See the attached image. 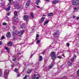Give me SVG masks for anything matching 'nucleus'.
<instances>
[{"mask_svg":"<svg viewBox=\"0 0 79 79\" xmlns=\"http://www.w3.org/2000/svg\"><path fill=\"white\" fill-rule=\"evenodd\" d=\"M24 32V30L21 31L20 32L19 31V30H17L15 31L13 33V37L17 36V34H18L19 36H20L21 35H23Z\"/></svg>","mask_w":79,"mask_h":79,"instance_id":"1","label":"nucleus"},{"mask_svg":"<svg viewBox=\"0 0 79 79\" xmlns=\"http://www.w3.org/2000/svg\"><path fill=\"white\" fill-rule=\"evenodd\" d=\"M9 1H10V2L7 5V6H8V8H7L6 9V11H10V8H11L10 5H12L13 3V0H9Z\"/></svg>","mask_w":79,"mask_h":79,"instance_id":"2","label":"nucleus"},{"mask_svg":"<svg viewBox=\"0 0 79 79\" xmlns=\"http://www.w3.org/2000/svg\"><path fill=\"white\" fill-rule=\"evenodd\" d=\"M9 70L7 69H6L4 71V77L5 78H7L8 77V76L9 74Z\"/></svg>","mask_w":79,"mask_h":79,"instance_id":"3","label":"nucleus"},{"mask_svg":"<svg viewBox=\"0 0 79 79\" xmlns=\"http://www.w3.org/2000/svg\"><path fill=\"white\" fill-rule=\"evenodd\" d=\"M51 55L52 56V58L53 60H54L55 59L56 55H55V52H52L51 54Z\"/></svg>","mask_w":79,"mask_h":79,"instance_id":"4","label":"nucleus"},{"mask_svg":"<svg viewBox=\"0 0 79 79\" xmlns=\"http://www.w3.org/2000/svg\"><path fill=\"white\" fill-rule=\"evenodd\" d=\"M73 5H77L79 3V1L78 0H73Z\"/></svg>","mask_w":79,"mask_h":79,"instance_id":"5","label":"nucleus"},{"mask_svg":"<svg viewBox=\"0 0 79 79\" xmlns=\"http://www.w3.org/2000/svg\"><path fill=\"white\" fill-rule=\"evenodd\" d=\"M30 3H31V0H29L25 5V7L26 8H27L30 5Z\"/></svg>","mask_w":79,"mask_h":79,"instance_id":"6","label":"nucleus"},{"mask_svg":"<svg viewBox=\"0 0 79 79\" xmlns=\"http://www.w3.org/2000/svg\"><path fill=\"white\" fill-rule=\"evenodd\" d=\"M59 35V31H57L54 34V37H57Z\"/></svg>","mask_w":79,"mask_h":79,"instance_id":"7","label":"nucleus"},{"mask_svg":"<svg viewBox=\"0 0 79 79\" xmlns=\"http://www.w3.org/2000/svg\"><path fill=\"white\" fill-rule=\"evenodd\" d=\"M45 17H42L41 19V20H40V23H43V21H44V19H45Z\"/></svg>","mask_w":79,"mask_h":79,"instance_id":"8","label":"nucleus"},{"mask_svg":"<svg viewBox=\"0 0 79 79\" xmlns=\"http://www.w3.org/2000/svg\"><path fill=\"white\" fill-rule=\"evenodd\" d=\"M23 19L25 21H27L28 19V16L27 15H25L23 17Z\"/></svg>","mask_w":79,"mask_h":79,"instance_id":"9","label":"nucleus"},{"mask_svg":"<svg viewBox=\"0 0 79 79\" xmlns=\"http://www.w3.org/2000/svg\"><path fill=\"white\" fill-rule=\"evenodd\" d=\"M59 2V1L57 0H54L53 1L52 3L53 4H56V3H57Z\"/></svg>","mask_w":79,"mask_h":79,"instance_id":"10","label":"nucleus"},{"mask_svg":"<svg viewBox=\"0 0 79 79\" xmlns=\"http://www.w3.org/2000/svg\"><path fill=\"white\" fill-rule=\"evenodd\" d=\"M17 15L18 13L17 12V11H15L14 12V19H15V18H16L15 17H17Z\"/></svg>","mask_w":79,"mask_h":79,"instance_id":"11","label":"nucleus"},{"mask_svg":"<svg viewBox=\"0 0 79 79\" xmlns=\"http://www.w3.org/2000/svg\"><path fill=\"white\" fill-rule=\"evenodd\" d=\"M15 17H14V19L15 20V21H14L13 22V23L14 24H15V23H16V20H17V19H18V18H16V17H15Z\"/></svg>","mask_w":79,"mask_h":79,"instance_id":"12","label":"nucleus"},{"mask_svg":"<svg viewBox=\"0 0 79 79\" xmlns=\"http://www.w3.org/2000/svg\"><path fill=\"white\" fill-rule=\"evenodd\" d=\"M6 37H10V36H11V34H10V32H9L7 35H6Z\"/></svg>","mask_w":79,"mask_h":79,"instance_id":"13","label":"nucleus"},{"mask_svg":"<svg viewBox=\"0 0 79 79\" xmlns=\"http://www.w3.org/2000/svg\"><path fill=\"white\" fill-rule=\"evenodd\" d=\"M42 60V56H39V61H41Z\"/></svg>","mask_w":79,"mask_h":79,"instance_id":"14","label":"nucleus"},{"mask_svg":"<svg viewBox=\"0 0 79 79\" xmlns=\"http://www.w3.org/2000/svg\"><path fill=\"white\" fill-rule=\"evenodd\" d=\"M39 34H37L36 36L35 40H37L39 39Z\"/></svg>","mask_w":79,"mask_h":79,"instance_id":"15","label":"nucleus"},{"mask_svg":"<svg viewBox=\"0 0 79 79\" xmlns=\"http://www.w3.org/2000/svg\"><path fill=\"white\" fill-rule=\"evenodd\" d=\"M68 64L69 66H72V63L69 61L68 62Z\"/></svg>","mask_w":79,"mask_h":79,"instance_id":"16","label":"nucleus"},{"mask_svg":"<svg viewBox=\"0 0 79 79\" xmlns=\"http://www.w3.org/2000/svg\"><path fill=\"white\" fill-rule=\"evenodd\" d=\"M76 58V56H75L73 58H71L70 59V61H73Z\"/></svg>","mask_w":79,"mask_h":79,"instance_id":"17","label":"nucleus"},{"mask_svg":"<svg viewBox=\"0 0 79 79\" xmlns=\"http://www.w3.org/2000/svg\"><path fill=\"white\" fill-rule=\"evenodd\" d=\"M21 28L22 29H25L26 28V26L24 25H22L21 26Z\"/></svg>","mask_w":79,"mask_h":79,"instance_id":"18","label":"nucleus"},{"mask_svg":"<svg viewBox=\"0 0 79 79\" xmlns=\"http://www.w3.org/2000/svg\"><path fill=\"white\" fill-rule=\"evenodd\" d=\"M40 2V0H38L36 1V2H35V3H36V5H39L38 3Z\"/></svg>","mask_w":79,"mask_h":79,"instance_id":"19","label":"nucleus"},{"mask_svg":"<svg viewBox=\"0 0 79 79\" xmlns=\"http://www.w3.org/2000/svg\"><path fill=\"white\" fill-rule=\"evenodd\" d=\"M7 45L8 46H11V45H12V43L11 42H9Z\"/></svg>","mask_w":79,"mask_h":79,"instance_id":"20","label":"nucleus"},{"mask_svg":"<svg viewBox=\"0 0 79 79\" xmlns=\"http://www.w3.org/2000/svg\"><path fill=\"white\" fill-rule=\"evenodd\" d=\"M31 69H28L27 71V73L28 74H29V73H31Z\"/></svg>","mask_w":79,"mask_h":79,"instance_id":"21","label":"nucleus"},{"mask_svg":"<svg viewBox=\"0 0 79 79\" xmlns=\"http://www.w3.org/2000/svg\"><path fill=\"white\" fill-rule=\"evenodd\" d=\"M49 22V21H46L44 23V25L45 26L46 24H47V23H48Z\"/></svg>","mask_w":79,"mask_h":79,"instance_id":"22","label":"nucleus"},{"mask_svg":"<svg viewBox=\"0 0 79 79\" xmlns=\"http://www.w3.org/2000/svg\"><path fill=\"white\" fill-rule=\"evenodd\" d=\"M53 13H50L48 14V17H49V16H52V15H53Z\"/></svg>","mask_w":79,"mask_h":79,"instance_id":"23","label":"nucleus"},{"mask_svg":"<svg viewBox=\"0 0 79 79\" xmlns=\"http://www.w3.org/2000/svg\"><path fill=\"white\" fill-rule=\"evenodd\" d=\"M78 10V8L75 7L74 9V11H77V10Z\"/></svg>","mask_w":79,"mask_h":79,"instance_id":"24","label":"nucleus"},{"mask_svg":"<svg viewBox=\"0 0 79 79\" xmlns=\"http://www.w3.org/2000/svg\"><path fill=\"white\" fill-rule=\"evenodd\" d=\"M31 17L32 18H34V14L33 13H31Z\"/></svg>","mask_w":79,"mask_h":79,"instance_id":"25","label":"nucleus"},{"mask_svg":"<svg viewBox=\"0 0 79 79\" xmlns=\"http://www.w3.org/2000/svg\"><path fill=\"white\" fill-rule=\"evenodd\" d=\"M2 71L1 69H0V76H2Z\"/></svg>","mask_w":79,"mask_h":79,"instance_id":"26","label":"nucleus"},{"mask_svg":"<svg viewBox=\"0 0 79 79\" xmlns=\"http://www.w3.org/2000/svg\"><path fill=\"white\" fill-rule=\"evenodd\" d=\"M27 77H28V75H26L25 76V77H24L23 79H27Z\"/></svg>","mask_w":79,"mask_h":79,"instance_id":"27","label":"nucleus"},{"mask_svg":"<svg viewBox=\"0 0 79 79\" xmlns=\"http://www.w3.org/2000/svg\"><path fill=\"white\" fill-rule=\"evenodd\" d=\"M2 25H7V23H2Z\"/></svg>","mask_w":79,"mask_h":79,"instance_id":"28","label":"nucleus"},{"mask_svg":"<svg viewBox=\"0 0 79 79\" xmlns=\"http://www.w3.org/2000/svg\"><path fill=\"white\" fill-rule=\"evenodd\" d=\"M7 15L8 16H10V15H11V12H9L7 14Z\"/></svg>","mask_w":79,"mask_h":79,"instance_id":"29","label":"nucleus"},{"mask_svg":"<svg viewBox=\"0 0 79 79\" xmlns=\"http://www.w3.org/2000/svg\"><path fill=\"white\" fill-rule=\"evenodd\" d=\"M53 67V65H51L49 66V68H50V69H52V68Z\"/></svg>","mask_w":79,"mask_h":79,"instance_id":"30","label":"nucleus"},{"mask_svg":"<svg viewBox=\"0 0 79 79\" xmlns=\"http://www.w3.org/2000/svg\"><path fill=\"white\" fill-rule=\"evenodd\" d=\"M18 69H15V71L16 73V72H17V71H18Z\"/></svg>","mask_w":79,"mask_h":79,"instance_id":"31","label":"nucleus"},{"mask_svg":"<svg viewBox=\"0 0 79 79\" xmlns=\"http://www.w3.org/2000/svg\"><path fill=\"white\" fill-rule=\"evenodd\" d=\"M40 42V40H38L36 41V44H39Z\"/></svg>","mask_w":79,"mask_h":79,"instance_id":"32","label":"nucleus"},{"mask_svg":"<svg viewBox=\"0 0 79 79\" xmlns=\"http://www.w3.org/2000/svg\"><path fill=\"white\" fill-rule=\"evenodd\" d=\"M5 50H6L8 51V48H7L6 47H5Z\"/></svg>","mask_w":79,"mask_h":79,"instance_id":"33","label":"nucleus"},{"mask_svg":"<svg viewBox=\"0 0 79 79\" xmlns=\"http://www.w3.org/2000/svg\"><path fill=\"white\" fill-rule=\"evenodd\" d=\"M12 29H13L14 30H15V29H16V27H15V26H14L13 27Z\"/></svg>","mask_w":79,"mask_h":79,"instance_id":"34","label":"nucleus"},{"mask_svg":"<svg viewBox=\"0 0 79 79\" xmlns=\"http://www.w3.org/2000/svg\"><path fill=\"white\" fill-rule=\"evenodd\" d=\"M57 58H60V59H61V58H62V57L61 56H58L57 57Z\"/></svg>","mask_w":79,"mask_h":79,"instance_id":"35","label":"nucleus"},{"mask_svg":"<svg viewBox=\"0 0 79 79\" xmlns=\"http://www.w3.org/2000/svg\"><path fill=\"white\" fill-rule=\"evenodd\" d=\"M36 7H37V8H39V9H40V7L39 6H36Z\"/></svg>","mask_w":79,"mask_h":79,"instance_id":"36","label":"nucleus"},{"mask_svg":"<svg viewBox=\"0 0 79 79\" xmlns=\"http://www.w3.org/2000/svg\"><path fill=\"white\" fill-rule=\"evenodd\" d=\"M16 58L14 59L13 60V61H16Z\"/></svg>","mask_w":79,"mask_h":79,"instance_id":"37","label":"nucleus"},{"mask_svg":"<svg viewBox=\"0 0 79 79\" xmlns=\"http://www.w3.org/2000/svg\"><path fill=\"white\" fill-rule=\"evenodd\" d=\"M1 38L2 39H5V36H2L1 37Z\"/></svg>","mask_w":79,"mask_h":79,"instance_id":"38","label":"nucleus"},{"mask_svg":"<svg viewBox=\"0 0 79 79\" xmlns=\"http://www.w3.org/2000/svg\"><path fill=\"white\" fill-rule=\"evenodd\" d=\"M67 46L68 47H69V43H68L67 44Z\"/></svg>","mask_w":79,"mask_h":79,"instance_id":"39","label":"nucleus"},{"mask_svg":"<svg viewBox=\"0 0 79 79\" xmlns=\"http://www.w3.org/2000/svg\"><path fill=\"white\" fill-rule=\"evenodd\" d=\"M2 45V41H0V45Z\"/></svg>","mask_w":79,"mask_h":79,"instance_id":"40","label":"nucleus"},{"mask_svg":"<svg viewBox=\"0 0 79 79\" xmlns=\"http://www.w3.org/2000/svg\"><path fill=\"white\" fill-rule=\"evenodd\" d=\"M79 19V17H76V19H77V20H78V19Z\"/></svg>","mask_w":79,"mask_h":79,"instance_id":"41","label":"nucleus"},{"mask_svg":"<svg viewBox=\"0 0 79 79\" xmlns=\"http://www.w3.org/2000/svg\"><path fill=\"white\" fill-rule=\"evenodd\" d=\"M11 67H14V64H12V65H11Z\"/></svg>","mask_w":79,"mask_h":79,"instance_id":"42","label":"nucleus"},{"mask_svg":"<svg viewBox=\"0 0 79 79\" xmlns=\"http://www.w3.org/2000/svg\"><path fill=\"white\" fill-rule=\"evenodd\" d=\"M62 79H66V77H63L62 78Z\"/></svg>","mask_w":79,"mask_h":79,"instance_id":"43","label":"nucleus"},{"mask_svg":"<svg viewBox=\"0 0 79 79\" xmlns=\"http://www.w3.org/2000/svg\"><path fill=\"white\" fill-rule=\"evenodd\" d=\"M46 2H49L50 0H46Z\"/></svg>","mask_w":79,"mask_h":79,"instance_id":"44","label":"nucleus"},{"mask_svg":"<svg viewBox=\"0 0 79 79\" xmlns=\"http://www.w3.org/2000/svg\"><path fill=\"white\" fill-rule=\"evenodd\" d=\"M19 76H20L19 75V74H17V77H19Z\"/></svg>","mask_w":79,"mask_h":79,"instance_id":"45","label":"nucleus"},{"mask_svg":"<svg viewBox=\"0 0 79 79\" xmlns=\"http://www.w3.org/2000/svg\"><path fill=\"white\" fill-rule=\"evenodd\" d=\"M75 17H76L75 16H73V19H74V18H75Z\"/></svg>","mask_w":79,"mask_h":79,"instance_id":"46","label":"nucleus"},{"mask_svg":"<svg viewBox=\"0 0 79 79\" xmlns=\"http://www.w3.org/2000/svg\"><path fill=\"white\" fill-rule=\"evenodd\" d=\"M18 55H21V54L20 53H18Z\"/></svg>","mask_w":79,"mask_h":79,"instance_id":"47","label":"nucleus"},{"mask_svg":"<svg viewBox=\"0 0 79 79\" xmlns=\"http://www.w3.org/2000/svg\"><path fill=\"white\" fill-rule=\"evenodd\" d=\"M62 56H64V54H63Z\"/></svg>","mask_w":79,"mask_h":79,"instance_id":"48","label":"nucleus"},{"mask_svg":"<svg viewBox=\"0 0 79 79\" xmlns=\"http://www.w3.org/2000/svg\"><path fill=\"white\" fill-rule=\"evenodd\" d=\"M21 8L22 9V8H21V7H19V9H20Z\"/></svg>","mask_w":79,"mask_h":79,"instance_id":"49","label":"nucleus"},{"mask_svg":"<svg viewBox=\"0 0 79 79\" xmlns=\"http://www.w3.org/2000/svg\"><path fill=\"white\" fill-rule=\"evenodd\" d=\"M43 16H45L46 15H44Z\"/></svg>","mask_w":79,"mask_h":79,"instance_id":"50","label":"nucleus"},{"mask_svg":"<svg viewBox=\"0 0 79 79\" xmlns=\"http://www.w3.org/2000/svg\"><path fill=\"white\" fill-rule=\"evenodd\" d=\"M53 27H52L53 28Z\"/></svg>","mask_w":79,"mask_h":79,"instance_id":"51","label":"nucleus"},{"mask_svg":"<svg viewBox=\"0 0 79 79\" xmlns=\"http://www.w3.org/2000/svg\"><path fill=\"white\" fill-rule=\"evenodd\" d=\"M10 52V51H8V52Z\"/></svg>","mask_w":79,"mask_h":79,"instance_id":"52","label":"nucleus"},{"mask_svg":"<svg viewBox=\"0 0 79 79\" xmlns=\"http://www.w3.org/2000/svg\"><path fill=\"white\" fill-rule=\"evenodd\" d=\"M1 0V1H2V0Z\"/></svg>","mask_w":79,"mask_h":79,"instance_id":"53","label":"nucleus"},{"mask_svg":"<svg viewBox=\"0 0 79 79\" xmlns=\"http://www.w3.org/2000/svg\"><path fill=\"white\" fill-rule=\"evenodd\" d=\"M2 5V6H3V5Z\"/></svg>","mask_w":79,"mask_h":79,"instance_id":"54","label":"nucleus"},{"mask_svg":"<svg viewBox=\"0 0 79 79\" xmlns=\"http://www.w3.org/2000/svg\"><path fill=\"white\" fill-rule=\"evenodd\" d=\"M46 34H47L46 33Z\"/></svg>","mask_w":79,"mask_h":79,"instance_id":"55","label":"nucleus"}]
</instances>
